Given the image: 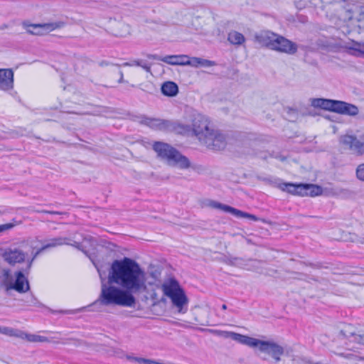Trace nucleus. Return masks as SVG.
I'll return each mask as SVG.
<instances>
[{
  "label": "nucleus",
  "mask_w": 364,
  "mask_h": 364,
  "mask_svg": "<svg viewBox=\"0 0 364 364\" xmlns=\"http://www.w3.org/2000/svg\"><path fill=\"white\" fill-rule=\"evenodd\" d=\"M122 65L123 66H132V63L127 62V63H123Z\"/></svg>",
  "instance_id": "nucleus-46"
},
{
  "label": "nucleus",
  "mask_w": 364,
  "mask_h": 364,
  "mask_svg": "<svg viewBox=\"0 0 364 364\" xmlns=\"http://www.w3.org/2000/svg\"><path fill=\"white\" fill-rule=\"evenodd\" d=\"M228 41L232 45L240 46L245 41V38L242 33L231 31L228 35Z\"/></svg>",
  "instance_id": "nucleus-27"
},
{
  "label": "nucleus",
  "mask_w": 364,
  "mask_h": 364,
  "mask_svg": "<svg viewBox=\"0 0 364 364\" xmlns=\"http://www.w3.org/2000/svg\"><path fill=\"white\" fill-rule=\"evenodd\" d=\"M208 205L210 207H212L213 208L220 209L226 213H230L231 214H233L234 209H235V208H232L228 205L220 203L215 201V200H209L208 202Z\"/></svg>",
  "instance_id": "nucleus-30"
},
{
  "label": "nucleus",
  "mask_w": 364,
  "mask_h": 364,
  "mask_svg": "<svg viewBox=\"0 0 364 364\" xmlns=\"http://www.w3.org/2000/svg\"><path fill=\"white\" fill-rule=\"evenodd\" d=\"M338 355L340 357L346 358V359H353V360H355L362 361L364 363V357L358 356L353 353H338Z\"/></svg>",
  "instance_id": "nucleus-33"
},
{
  "label": "nucleus",
  "mask_w": 364,
  "mask_h": 364,
  "mask_svg": "<svg viewBox=\"0 0 364 364\" xmlns=\"http://www.w3.org/2000/svg\"><path fill=\"white\" fill-rule=\"evenodd\" d=\"M23 336H21V338L26 339V341L32 343H44L48 342L49 340L47 337L36 335V334H31L26 333L22 331Z\"/></svg>",
  "instance_id": "nucleus-28"
},
{
  "label": "nucleus",
  "mask_w": 364,
  "mask_h": 364,
  "mask_svg": "<svg viewBox=\"0 0 364 364\" xmlns=\"http://www.w3.org/2000/svg\"><path fill=\"white\" fill-rule=\"evenodd\" d=\"M335 112L350 116H355L358 114V108L354 105L337 100Z\"/></svg>",
  "instance_id": "nucleus-18"
},
{
  "label": "nucleus",
  "mask_w": 364,
  "mask_h": 364,
  "mask_svg": "<svg viewBox=\"0 0 364 364\" xmlns=\"http://www.w3.org/2000/svg\"><path fill=\"white\" fill-rule=\"evenodd\" d=\"M140 122L143 124L147 125L148 127L159 130H166L168 120H164L161 119L149 118L147 117H141Z\"/></svg>",
  "instance_id": "nucleus-19"
},
{
  "label": "nucleus",
  "mask_w": 364,
  "mask_h": 364,
  "mask_svg": "<svg viewBox=\"0 0 364 364\" xmlns=\"http://www.w3.org/2000/svg\"><path fill=\"white\" fill-rule=\"evenodd\" d=\"M0 333L17 338L23 336L21 331L6 326H0Z\"/></svg>",
  "instance_id": "nucleus-31"
},
{
  "label": "nucleus",
  "mask_w": 364,
  "mask_h": 364,
  "mask_svg": "<svg viewBox=\"0 0 364 364\" xmlns=\"http://www.w3.org/2000/svg\"><path fill=\"white\" fill-rule=\"evenodd\" d=\"M77 236V233H75L72 237L59 236L41 241V243L46 250L62 245H70L86 253V250H85L86 246L84 245V243L87 241L91 242L92 240L91 238L87 239L85 237L83 241L80 242Z\"/></svg>",
  "instance_id": "nucleus-6"
},
{
  "label": "nucleus",
  "mask_w": 364,
  "mask_h": 364,
  "mask_svg": "<svg viewBox=\"0 0 364 364\" xmlns=\"http://www.w3.org/2000/svg\"><path fill=\"white\" fill-rule=\"evenodd\" d=\"M216 335L225 338H231L233 341H237L239 343L246 345L248 337L247 336L242 335L237 333L225 331H215Z\"/></svg>",
  "instance_id": "nucleus-20"
},
{
  "label": "nucleus",
  "mask_w": 364,
  "mask_h": 364,
  "mask_svg": "<svg viewBox=\"0 0 364 364\" xmlns=\"http://www.w3.org/2000/svg\"><path fill=\"white\" fill-rule=\"evenodd\" d=\"M4 213V211L0 210V215H2Z\"/></svg>",
  "instance_id": "nucleus-50"
},
{
  "label": "nucleus",
  "mask_w": 364,
  "mask_h": 364,
  "mask_svg": "<svg viewBox=\"0 0 364 364\" xmlns=\"http://www.w3.org/2000/svg\"><path fill=\"white\" fill-rule=\"evenodd\" d=\"M343 48L346 49L347 53L350 55L364 58V41L357 42L352 41L346 42L344 43Z\"/></svg>",
  "instance_id": "nucleus-17"
},
{
  "label": "nucleus",
  "mask_w": 364,
  "mask_h": 364,
  "mask_svg": "<svg viewBox=\"0 0 364 364\" xmlns=\"http://www.w3.org/2000/svg\"><path fill=\"white\" fill-rule=\"evenodd\" d=\"M36 212L42 213H47V214H50V215H62V214H63V213H62V212L53 211V210H36Z\"/></svg>",
  "instance_id": "nucleus-40"
},
{
  "label": "nucleus",
  "mask_w": 364,
  "mask_h": 364,
  "mask_svg": "<svg viewBox=\"0 0 364 364\" xmlns=\"http://www.w3.org/2000/svg\"><path fill=\"white\" fill-rule=\"evenodd\" d=\"M140 67H141L143 69H144L146 72H149V73L151 72L150 66H149L146 64H142L141 63V65H140Z\"/></svg>",
  "instance_id": "nucleus-43"
},
{
  "label": "nucleus",
  "mask_w": 364,
  "mask_h": 364,
  "mask_svg": "<svg viewBox=\"0 0 364 364\" xmlns=\"http://www.w3.org/2000/svg\"><path fill=\"white\" fill-rule=\"evenodd\" d=\"M1 256L10 266L26 262L28 254L21 248V245H12L1 250Z\"/></svg>",
  "instance_id": "nucleus-8"
},
{
  "label": "nucleus",
  "mask_w": 364,
  "mask_h": 364,
  "mask_svg": "<svg viewBox=\"0 0 364 364\" xmlns=\"http://www.w3.org/2000/svg\"><path fill=\"white\" fill-rule=\"evenodd\" d=\"M342 147L358 156L364 155V141L353 135H343L339 139Z\"/></svg>",
  "instance_id": "nucleus-10"
},
{
  "label": "nucleus",
  "mask_w": 364,
  "mask_h": 364,
  "mask_svg": "<svg viewBox=\"0 0 364 364\" xmlns=\"http://www.w3.org/2000/svg\"><path fill=\"white\" fill-rule=\"evenodd\" d=\"M132 66H134V65L140 66V65H141V62L139 60H135L132 63Z\"/></svg>",
  "instance_id": "nucleus-45"
},
{
  "label": "nucleus",
  "mask_w": 364,
  "mask_h": 364,
  "mask_svg": "<svg viewBox=\"0 0 364 364\" xmlns=\"http://www.w3.org/2000/svg\"><path fill=\"white\" fill-rule=\"evenodd\" d=\"M304 196H309L311 197L321 196L323 192V189L321 186L315 184H307L304 183Z\"/></svg>",
  "instance_id": "nucleus-26"
},
{
  "label": "nucleus",
  "mask_w": 364,
  "mask_h": 364,
  "mask_svg": "<svg viewBox=\"0 0 364 364\" xmlns=\"http://www.w3.org/2000/svg\"><path fill=\"white\" fill-rule=\"evenodd\" d=\"M254 37L259 45L277 53L293 55L298 51L299 47L296 43L270 31H262Z\"/></svg>",
  "instance_id": "nucleus-2"
},
{
  "label": "nucleus",
  "mask_w": 364,
  "mask_h": 364,
  "mask_svg": "<svg viewBox=\"0 0 364 364\" xmlns=\"http://www.w3.org/2000/svg\"><path fill=\"white\" fill-rule=\"evenodd\" d=\"M215 65V63L212 60L200 58V66L202 67H211Z\"/></svg>",
  "instance_id": "nucleus-37"
},
{
  "label": "nucleus",
  "mask_w": 364,
  "mask_h": 364,
  "mask_svg": "<svg viewBox=\"0 0 364 364\" xmlns=\"http://www.w3.org/2000/svg\"><path fill=\"white\" fill-rule=\"evenodd\" d=\"M337 0H321V3L323 4L324 6L328 4H331L333 1H336Z\"/></svg>",
  "instance_id": "nucleus-44"
},
{
  "label": "nucleus",
  "mask_w": 364,
  "mask_h": 364,
  "mask_svg": "<svg viewBox=\"0 0 364 364\" xmlns=\"http://www.w3.org/2000/svg\"><path fill=\"white\" fill-rule=\"evenodd\" d=\"M178 92V85L171 81L165 82L161 86V92L168 97H173L177 95Z\"/></svg>",
  "instance_id": "nucleus-25"
},
{
  "label": "nucleus",
  "mask_w": 364,
  "mask_h": 364,
  "mask_svg": "<svg viewBox=\"0 0 364 364\" xmlns=\"http://www.w3.org/2000/svg\"><path fill=\"white\" fill-rule=\"evenodd\" d=\"M213 129V125L208 117L200 113H195L193 114L191 131L198 139L200 143L205 139L206 136Z\"/></svg>",
  "instance_id": "nucleus-7"
},
{
  "label": "nucleus",
  "mask_w": 364,
  "mask_h": 364,
  "mask_svg": "<svg viewBox=\"0 0 364 364\" xmlns=\"http://www.w3.org/2000/svg\"><path fill=\"white\" fill-rule=\"evenodd\" d=\"M336 102L337 100L316 98L312 100L311 105L314 107L335 112Z\"/></svg>",
  "instance_id": "nucleus-21"
},
{
  "label": "nucleus",
  "mask_w": 364,
  "mask_h": 364,
  "mask_svg": "<svg viewBox=\"0 0 364 364\" xmlns=\"http://www.w3.org/2000/svg\"><path fill=\"white\" fill-rule=\"evenodd\" d=\"M15 225L11 223L0 225V233L12 229Z\"/></svg>",
  "instance_id": "nucleus-38"
},
{
  "label": "nucleus",
  "mask_w": 364,
  "mask_h": 364,
  "mask_svg": "<svg viewBox=\"0 0 364 364\" xmlns=\"http://www.w3.org/2000/svg\"><path fill=\"white\" fill-rule=\"evenodd\" d=\"M341 333L348 342L356 343L364 346V326L356 327L348 324L341 331Z\"/></svg>",
  "instance_id": "nucleus-12"
},
{
  "label": "nucleus",
  "mask_w": 364,
  "mask_h": 364,
  "mask_svg": "<svg viewBox=\"0 0 364 364\" xmlns=\"http://www.w3.org/2000/svg\"><path fill=\"white\" fill-rule=\"evenodd\" d=\"M153 149L157 153V156L165 161L168 166L180 169H187L191 166L188 159L167 143L155 141Z\"/></svg>",
  "instance_id": "nucleus-3"
},
{
  "label": "nucleus",
  "mask_w": 364,
  "mask_h": 364,
  "mask_svg": "<svg viewBox=\"0 0 364 364\" xmlns=\"http://www.w3.org/2000/svg\"><path fill=\"white\" fill-rule=\"evenodd\" d=\"M1 278L3 283L4 281L9 282V279L11 278V270L8 268H4L1 270Z\"/></svg>",
  "instance_id": "nucleus-36"
},
{
  "label": "nucleus",
  "mask_w": 364,
  "mask_h": 364,
  "mask_svg": "<svg viewBox=\"0 0 364 364\" xmlns=\"http://www.w3.org/2000/svg\"><path fill=\"white\" fill-rule=\"evenodd\" d=\"M2 28H7V26L6 25H4V26Z\"/></svg>",
  "instance_id": "nucleus-51"
},
{
  "label": "nucleus",
  "mask_w": 364,
  "mask_h": 364,
  "mask_svg": "<svg viewBox=\"0 0 364 364\" xmlns=\"http://www.w3.org/2000/svg\"><path fill=\"white\" fill-rule=\"evenodd\" d=\"M125 358L128 360H131V361L135 362V359H137L138 357H135V356H133L132 355H128L127 354V355H125Z\"/></svg>",
  "instance_id": "nucleus-42"
},
{
  "label": "nucleus",
  "mask_w": 364,
  "mask_h": 364,
  "mask_svg": "<svg viewBox=\"0 0 364 364\" xmlns=\"http://www.w3.org/2000/svg\"><path fill=\"white\" fill-rule=\"evenodd\" d=\"M188 58L187 55H172L163 57L161 61L172 65H186V60Z\"/></svg>",
  "instance_id": "nucleus-23"
},
{
  "label": "nucleus",
  "mask_w": 364,
  "mask_h": 364,
  "mask_svg": "<svg viewBox=\"0 0 364 364\" xmlns=\"http://www.w3.org/2000/svg\"><path fill=\"white\" fill-rule=\"evenodd\" d=\"M232 215L237 218H246L252 220L254 221H257L259 220L257 216H255V215L241 211L236 208L234 209V212H233Z\"/></svg>",
  "instance_id": "nucleus-32"
},
{
  "label": "nucleus",
  "mask_w": 364,
  "mask_h": 364,
  "mask_svg": "<svg viewBox=\"0 0 364 364\" xmlns=\"http://www.w3.org/2000/svg\"><path fill=\"white\" fill-rule=\"evenodd\" d=\"M25 302L28 304L30 306H36V307H43L46 309L51 314H75L77 313L82 312L87 307H81L76 309H70V310H53L43 304L40 302L37 298L33 294L26 296Z\"/></svg>",
  "instance_id": "nucleus-14"
},
{
  "label": "nucleus",
  "mask_w": 364,
  "mask_h": 364,
  "mask_svg": "<svg viewBox=\"0 0 364 364\" xmlns=\"http://www.w3.org/2000/svg\"><path fill=\"white\" fill-rule=\"evenodd\" d=\"M200 58H197V57H193V58H189L188 59H187L186 60V65H190V66H192V67H199L200 66Z\"/></svg>",
  "instance_id": "nucleus-34"
},
{
  "label": "nucleus",
  "mask_w": 364,
  "mask_h": 364,
  "mask_svg": "<svg viewBox=\"0 0 364 364\" xmlns=\"http://www.w3.org/2000/svg\"><path fill=\"white\" fill-rule=\"evenodd\" d=\"M201 144L206 146L208 149L215 151L223 149L226 146V139L224 134L218 130L213 129L206 136Z\"/></svg>",
  "instance_id": "nucleus-11"
},
{
  "label": "nucleus",
  "mask_w": 364,
  "mask_h": 364,
  "mask_svg": "<svg viewBox=\"0 0 364 364\" xmlns=\"http://www.w3.org/2000/svg\"><path fill=\"white\" fill-rule=\"evenodd\" d=\"M119 76H120V77L123 76V73H122V71H119Z\"/></svg>",
  "instance_id": "nucleus-49"
},
{
  "label": "nucleus",
  "mask_w": 364,
  "mask_h": 364,
  "mask_svg": "<svg viewBox=\"0 0 364 364\" xmlns=\"http://www.w3.org/2000/svg\"><path fill=\"white\" fill-rule=\"evenodd\" d=\"M25 269L19 270L15 272V282H6L4 281V287L5 291L9 292L10 290H15L18 293H26L30 289L29 282L27 278L25 277Z\"/></svg>",
  "instance_id": "nucleus-9"
},
{
  "label": "nucleus",
  "mask_w": 364,
  "mask_h": 364,
  "mask_svg": "<svg viewBox=\"0 0 364 364\" xmlns=\"http://www.w3.org/2000/svg\"><path fill=\"white\" fill-rule=\"evenodd\" d=\"M346 18L348 19L349 23L353 26H356L359 28L364 29V11L358 10L355 16H351L349 11H346Z\"/></svg>",
  "instance_id": "nucleus-22"
},
{
  "label": "nucleus",
  "mask_w": 364,
  "mask_h": 364,
  "mask_svg": "<svg viewBox=\"0 0 364 364\" xmlns=\"http://www.w3.org/2000/svg\"><path fill=\"white\" fill-rule=\"evenodd\" d=\"M46 251L43 246L42 245L41 247L38 249L36 251L33 252L31 254V257L29 258H26V267L25 268V272L26 273H29L33 263L35 261V259L38 257V255H40L43 252Z\"/></svg>",
  "instance_id": "nucleus-29"
},
{
  "label": "nucleus",
  "mask_w": 364,
  "mask_h": 364,
  "mask_svg": "<svg viewBox=\"0 0 364 364\" xmlns=\"http://www.w3.org/2000/svg\"><path fill=\"white\" fill-rule=\"evenodd\" d=\"M221 308L222 309L225 310L227 309V306L225 304H223Z\"/></svg>",
  "instance_id": "nucleus-47"
},
{
  "label": "nucleus",
  "mask_w": 364,
  "mask_h": 364,
  "mask_svg": "<svg viewBox=\"0 0 364 364\" xmlns=\"http://www.w3.org/2000/svg\"><path fill=\"white\" fill-rule=\"evenodd\" d=\"M23 26L26 29L27 33L32 35L43 36L54 31L61 26L60 23H39V24H30L26 22L23 23Z\"/></svg>",
  "instance_id": "nucleus-13"
},
{
  "label": "nucleus",
  "mask_w": 364,
  "mask_h": 364,
  "mask_svg": "<svg viewBox=\"0 0 364 364\" xmlns=\"http://www.w3.org/2000/svg\"><path fill=\"white\" fill-rule=\"evenodd\" d=\"M123 82V76L120 77L119 80V82Z\"/></svg>",
  "instance_id": "nucleus-48"
},
{
  "label": "nucleus",
  "mask_w": 364,
  "mask_h": 364,
  "mask_svg": "<svg viewBox=\"0 0 364 364\" xmlns=\"http://www.w3.org/2000/svg\"><path fill=\"white\" fill-rule=\"evenodd\" d=\"M355 173L358 180L364 181V163L358 166Z\"/></svg>",
  "instance_id": "nucleus-35"
},
{
  "label": "nucleus",
  "mask_w": 364,
  "mask_h": 364,
  "mask_svg": "<svg viewBox=\"0 0 364 364\" xmlns=\"http://www.w3.org/2000/svg\"><path fill=\"white\" fill-rule=\"evenodd\" d=\"M166 130L173 131L180 134H187L191 132V126L171 121H168Z\"/></svg>",
  "instance_id": "nucleus-24"
},
{
  "label": "nucleus",
  "mask_w": 364,
  "mask_h": 364,
  "mask_svg": "<svg viewBox=\"0 0 364 364\" xmlns=\"http://www.w3.org/2000/svg\"><path fill=\"white\" fill-rule=\"evenodd\" d=\"M14 88V72L11 69H0V90L9 92Z\"/></svg>",
  "instance_id": "nucleus-16"
},
{
  "label": "nucleus",
  "mask_w": 364,
  "mask_h": 364,
  "mask_svg": "<svg viewBox=\"0 0 364 364\" xmlns=\"http://www.w3.org/2000/svg\"><path fill=\"white\" fill-rule=\"evenodd\" d=\"M100 277L102 279L100 294L83 311L97 305L134 306L136 299L133 294L139 293L146 289V273L136 261L128 257L116 259L112 262L108 273L107 283L104 282L101 274Z\"/></svg>",
  "instance_id": "nucleus-1"
},
{
  "label": "nucleus",
  "mask_w": 364,
  "mask_h": 364,
  "mask_svg": "<svg viewBox=\"0 0 364 364\" xmlns=\"http://www.w3.org/2000/svg\"><path fill=\"white\" fill-rule=\"evenodd\" d=\"M273 186L282 190L287 191L294 195L304 196V183L294 184L291 183H284L279 179H275L273 182Z\"/></svg>",
  "instance_id": "nucleus-15"
},
{
  "label": "nucleus",
  "mask_w": 364,
  "mask_h": 364,
  "mask_svg": "<svg viewBox=\"0 0 364 364\" xmlns=\"http://www.w3.org/2000/svg\"><path fill=\"white\" fill-rule=\"evenodd\" d=\"M162 290L164 294L171 299L173 304L178 309V311L183 312V307L187 304L188 299L178 282L171 279L163 284Z\"/></svg>",
  "instance_id": "nucleus-4"
},
{
  "label": "nucleus",
  "mask_w": 364,
  "mask_h": 364,
  "mask_svg": "<svg viewBox=\"0 0 364 364\" xmlns=\"http://www.w3.org/2000/svg\"><path fill=\"white\" fill-rule=\"evenodd\" d=\"M311 4L315 8H321V9H323L325 7L323 4L321 3V0H311Z\"/></svg>",
  "instance_id": "nucleus-39"
},
{
  "label": "nucleus",
  "mask_w": 364,
  "mask_h": 364,
  "mask_svg": "<svg viewBox=\"0 0 364 364\" xmlns=\"http://www.w3.org/2000/svg\"><path fill=\"white\" fill-rule=\"evenodd\" d=\"M147 58L149 59L158 60H161V59L163 58L157 55H152V54L147 55Z\"/></svg>",
  "instance_id": "nucleus-41"
},
{
  "label": "nucleus",
  "mask_w": 364,
  "mask_h": 364,
  "mask_svg": "<svg viewBox=\"0 0 364 364\" xmlns=\"http://www.w3.org/2000/svg\"><path fill=\"white\" fill-rule=\"evenodd\" d=\"M246 346L255 348L259 353L271 355L276 363L280 360V356L284 353V348L273 341H264L252 337H248Z\"/></svg>",
  "instance_id": "nucleus-5"
}]
</instances>
